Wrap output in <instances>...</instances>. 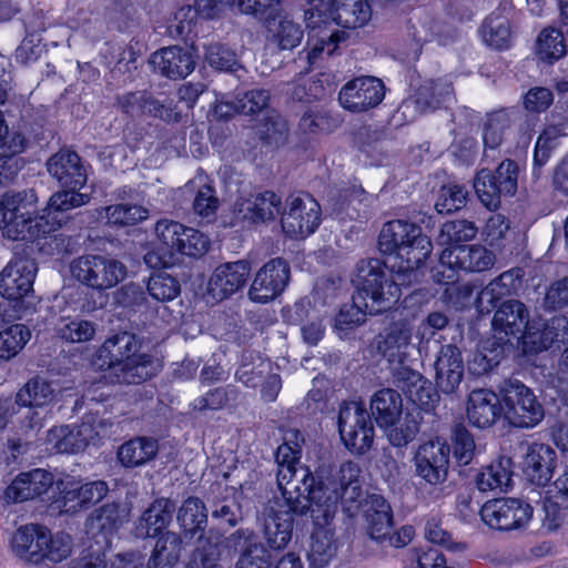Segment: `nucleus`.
I'll list each match as a JSON object with an SVG mask.
<instances>
[{
  "instance_id": "nucleus-1",
  "label": "nucleus",
  "mask_w": 568,
  "mask_h": 568,
  "mask_svg": "<svg viewBox=\"0 0 568 568\" xmlns=\"http://www.w3.org/2000/svg\"><path fill=\"white\" fill-rule=\"evenodd\" d=\"M353 283L358 292L344 304L335 320L338 329H351L363 324L367 314L392 308L400 298L399 284L386 272L377 258L362 260L355 268Z\"/></svg>"
},
{
  "instance_id": "nucleus-11",
  "label": "nucleus",
  "mask_w": 568,
  "mask_h": 568,
  "mask_svg": "<svg viewBox=\"0 0 568 568\" xmlns=\"http://www.w3.org/2000/svg\"><path fill=\"white\" fill-rule=\"evenodd\" d=\"M449 455V446L439 439L419 445L413 458L415 474L429 485H442L448 477Z\"/></svg>"
},
{
  "instance_id": "nucleus-34",
  "label": "nucleus",
  "mask_w": 568,
  "mask_h": 568,
  "mask_svg": "<svg viewBox=\"0 0 568 568\" xmlns=\"http://www.w3.org/2000/svg\"><path fill=\"white\" fill-rule=\"evenodd\" d=\"M568 342V317L559 315L548 320L541 329L529 331L526 344H531L535 352L556 346L560 348Z\"/></svg>"
},
{
  "instance_id": "nucleus-59",
  "label": "nucleus",
  "mask_w": 568,
  "mask_h": 568,
  "mask_svg": "<svg viewBox=\"0 0 568 568\" xmlns=\"http://www.w3.org/2000/svg\"><path fill=\"white\" fill-rule=\"evenodd\" d=\"M226 546L241 556L258 557L266 554L267 549L260 541L258 536L252 529L240 528L226 538Z\"/></svg>"
},
{
  "instance_id": "nucleus-53",
  "label": "nucleus",
  "mask_w": 568,
  "mask_h": 568,
  "mask_svg": "<svg viewBox=\"0 0 568 568\" xmlns=\"http://www.w3.org/2000/svg\"><path fill=\"white\" fill-rule=\"evenodd\" d=\"M503 355V347L496 342H487L473 354L468 368L474 375H484L500 363Z\"/></svg>"
},
{
  "instance_id": "nucleus-18",
  "label": "nucleus",
  "mask_w": 568,
  "mask_h": 568,
  "mask_svg": "<svg viewBox=\"0 0 568 568\" xmlns=\"http://www.w3.org/2000/svg\"><path fill=\"white\" fill-rule=\"evenodd\" d=\"M37 271L32 258L11 261L0 273V295L8 300L22 298L32 290Z\"/></svg>"
},
{
  "instance_id": "nucleus-6",
  "label": "nucleus",
  "mask_w": 568,
  "mask_h": 568,
  "mask_svg": "<svg viewBox=\"0 0 568 568\" xmlns=\"http://www.w3.org/2000/svg\"><path fill=\"white\" fill-rule=\"evenodd\" d=\"M495 261V254L480 244L446 247L439 256V265L436 267L434 277L443 285L455 284L458 280V270L485 272L494 266Z\"/></svg>"
},
{
  "instance_id": "nucleus-32",
  "label": "nucleus",
  "mask_w": 568,
  "mask_h": 568,
  "mask_svg": "<svg viewBox=\"0 0 568 568\" xmlns=\"http://www.w3.org/2000/svg\"><path fill=\"white\" fill-rule=\"evenodd\" d=\"M130 518V508L120 503H106L94 509L88 518V530L104 537L116 532Z\"/></svg>"
},
{
  "instance_id": "nucleus-26",
  "label": "nucleus",
  "mask_w": 568,
  "mask_h": 568,
  "mask_svg": "<svg viewBox=\"0 0 568 568\" xmlns=\"http://www.w3.org/2000/svg\"><path fill=\"white\" fill-rule=\"evenodd\" d=\"M45 529V527L39 525H26L18 528L10 539L12 552L27 562L42 564L43 554L41 552V547L47 541Z\"/></svg>"
},
{
  "instance_id": "nucleus-37",
  "label": "nucleus",
  "mask_w": 568,
  "mask_h": 568,
  "mask_svg": "<svg viewBox=\"0 0 568 568\" xmlns=\"http://www.w3.org/2000/svg\"><path fill=\"white\" fill-rule=\"evenodd\" d=\"M175 504L169 498L155 499L142 514L138 530L141 536L154 537L172 520Z\"/></svg>"
},
{
  "instance_id": "nucleus-19",
  "label": "nucleus",
  "mask_w": 568,
  "mask_h": 568,
  "mask_svg": "<svg viewBox=\"0 0 568 568\" xmlns=\"http://www.w3.org/2000/svg\"><path fill=\"white\" fill-rule=\"evenodd\" d=\"M47 170L63 189H81L88 181L87 169L78 153L62 149L47 161Z\"/></svg>"
},
{
  "instance_id": "nucleus-61",
  "label": "nucleus",
  "mask_w": 568,
  "mask_h": 568,
  "mask_svg": "<svg viewBox=\"0 0 568 568\" xmlns=\"http://www.w3.org/2000/svg\"><path fill=\"white\" fill-rule=\"evenodd\" d=\"M564 134L559 125L546 128L538 136L534 153V174L539 176L540 168L548 161L551 150L556 146L557 140Z\"/></svg>"
},
{
  "instance_id": "nucleus-46",
  "label": "nucleus",
  "mask_w": 568,
  "mask_h": 568,
  "mask_svg": "<svg viewBox=\"0 0 568 568\" xmlns=\"http://www.w3.org/2000/svg\"><path fill=\"white\" fill-rule=\"evenodd\" d=\"M484 42L496 50L508 49L513 33L509 21L499 14L491 13L480 29Z\"/></svg>"
},
{
  "instance_id": "nucleus-36",
  "label": "nucleus",
  "mask_w": 568,
  "mask_h": 568,
  "mask_svg": "<svg viewBox=\"0 0 568 568\" xmlns=\"http://www.w3.org/2000/svg\"><path fill=\"white\" fill-rule=\"evenodd\" d=\"M394 383L414 404L423 407L432 402V388L420 373L402 365L394 374Z\"/></svg>"
},
{
  "instance_id": "nucleus-33",
  "label": "nucleus",
  "mask_w": 568,
  "mask_h": 568,
  "mask_svg": "<svg viewBox=\"0 0 568 568\" xmlns=\"http://www.w3.org/2000/svg\"><path fill=\"white\" fill-rule=\"evenodd\" d=\"M365 520L368 536L381 544H386V537L393 528V513L389 504L382 496L369 497Z\"/></svg>"
},
{
  "instance_id": "nucleus-17",
  "label": "nucleus",
  "mask_w": 568,
  "mask_h": 568,
  "mask_svg": "<svg viewBox=\"0 0 568 568\" xmlns=\"http://www.w3.org/2000/svg\"><path fill=\"white\" fill-rule=\"evenodd\" d=\"M413 324L407 320L390 322L375 337L376 351L389 363L403 364L409 355Z\"/></svg>"
},
{
  "instance_id": "nucleus-14",
  "label": "nucleus",
  "mask_w": 568,
  "mask_h": 568,
  "mask_svg": "<svg viewBox=\"0 0 568 568\" xmlns=\"http://www.w3.org/2000/svg\"><path fill=\"white\" fill-rule=\"evenodd\" d=\"M291 268L281 257L272 258L255 274L248 297L256 303H267L281 295L290 282Z\"/></svg>"
},
{
  "instance_id": "nucleus-2",
  "label": "nucleus",
  "mask_w": 568,
  "mask_h": 568,
  "mask_svg": "<svg viewBox=\"0 0 568 568\" xmlns=\"http://www.w3.org/2000/svg\"><path fill=\"white\" fill-rule=\"evenodd\" d=\"M315 481L304 491L308 506L300 513H310L318 526L327 524L334 516L338 500L354 503L363 495L362 469L352 460L343 463L338 468L332 469L329 476L322 479L318 486Z\"/></svg>"
},
{
  "instance_id": "nucleus-8",
  "label": "nucleus",
  "mask_w": 568,
  "mask_h": 568,
  "mask_svg": "<svg viewBox=\"0 0 568 568\" xmlns=\"http://www.w3.org/2000/svg\"><path fill=\"white\" fill-rule=\"evenodd\" d=\"M504 414L515 427L532 428L545 417V409L535 393L518 379L505 382L501 389Z\"/></svg>"
},
{
  "instance_id": "nucleus-5",
  "label": "nucleus",
  "mask_w": 568,
  "mask_h": 568,
  "mask_svg": "<svg viewBox=\"0 0 568 568\" xmlns=\"http://www.w3.org/2000/svg\"><path fill=\"white\" fill-rule=\"evenodd\" d=\"M33 191L7 192L0 199V230L13 241H34L45 236L54 229L55 222L44 217L24 215V202L33 203Z\"/></svg>"
},
{
  "instance_id": "nucleus-39",
  "label": "nucleus",
  "mask_w": 568,
  "mask_h": 568,
  "mask_svg": "<svg viewBox=\"0 0 568 568\" xmlns=\"http://www.w3.org/2000/svg\"><path fill=\"white\" fill-rule=\"evenodd\" d=\"M159 443L153 437L140 436L122 444L118 458L124 467H139L155 458Z\"/></svg>"
},
{
  "instance_id": "nucleus-50",
  "label": "nucleus",
  "mask_w": 568,
  "mask_h": 568,
  "mask_svg": "<svg viewBox=\"0 0 568 568\" xmlns=\"http://www.w3.org/2000/svg\"><path fill=\"white\" fill-rule=\"evenodd\" d=\"M288 123L276 112L270 113L256 130L258 139L266 145L278 148L288 140Z\"/></svg>"
},
{
  "instance_id": "nucleus-41",
  "label": "nucleus",
  "mask_w": 568,
  "mask_h": 568,
  "mask_svg": "<svg viewBox=\"0 0 568 568\" xmlns=\"http://www.w3.org/2000/svg\"><path fill=\"white\" fill-rule=\"evenodd\" d=\"M176 520L186 538L203 532L207 524L204 503L199 497L186 498L178 510Z\"/></svg>"
},
{
  "instance_id": "nucleus-12",
  "label": "nucleus",
  "mask_w": 568,
  "mask_h": 568,
  "mask_svg": "<svg viewBox=\"0 0 568 568\" xmlns=\"http://www.w3.org/2000/svg\"><path fill=\"white\" fill-rule=\"evenodd\" d=\"M532 515V507L517 498L493 499L480 509L483 521L499 530L518 529L527 525Z\"/></svg>"
},
{
  "instance_id": "nucleus-63",
  "label": "nucleus",
  "mask_w": 568,
  "mask_h": 568,
  "mask_svg": "<svg viewBox=\"0 0 568 568\" xmlns=\"http://www.w3.org/2000/svg\"><path fill=\"white\" fill-rule=\"evenodd\" d=\"M149 294L159 302H169L179 296L181 292L179 281L168 274L159 273L150 277L148 282Z\"/></svg>"
},
{
  "instance_id": "nucleus-9",
  "label": "nucleus",
  "mask_w": 568,
  "mask_h": 568,
  "mask_svg": "<svg viewBox=\"0 0 568 568\" xmlns=\"http://www.w3.org/2000/svg\"><path fill=\"white\" fill-rule=\"evenodd\" d=\"M312 6L305 11L307 28L311 30L307 39L306 59L314 63L326 52L331 55L335 52L338 43L345 40V32L337 30L327 18H323L324 9L331 7L332 0H305Z\"/></svg>"
},
{
  "instance_id": "nucleus-51",
  "label": "nucleus",
  "mask_w": 568,
  "mask_h": 568,
  "mask_svg": "<svg viewBox=\"0 0 568 568\" xmlns=\"http://www.w3.org/2000/svg\"><path fill=\"white\" fill-rule=\"evenodd\" d=\"M478 227L468 220L448 221L442 225L437 242L448 247L468 242L476 237Z\"/></svg>"
},
{
  "instance_id": "nucleus-58",
  "label": "nucleus",
  "mask_w": 568,
  "mask_h": 568,
  "mask_svg": "<svg viewBox=\"0 0 568 568\" xmlns=\"http://www.w3.org/2000/svg\"><path fill=\"white\" fill-rule=\"evenodd\" d=\"M474 190L480 202L489 210H496L500 205V197L504 195L498 187L496 180L488 170H481L474 180Z\"/></svg>"
},
{
  "instance_id": "nucleus-52",
  "label": "nucleus",
  "mask_w": 568,
  "mask_h": 568,
  "mask_svg": "<svg viewBox=\"0 0 568 568\" xmlns=\"http://www.w3.org/2000/svg\"><path fill=\"white\" fill-rule=\"evenodd\" d=\"M303 39V30L291 20H280L270 28V42L281 50H292Z\"/></svg>"
},
{
  "instance_id": "nucleus-57",
  "label": "nucleus",
  "mask_w": 568,
  "mask_h": 568,
  "mask_svg": "<svg viewBox=\"0 0 568 568\" xmlns=\"http://www.w3.org/2000/svg\"><path fill=\"white\" fill-rule=\"evenodd\" d=\"M47 541L41 547L43 562L58 564L71 555L72 539L68 534H52L48 528L44 530Z\"/></svg>"
},
{
  "instance_id": "nucleus-54",
  "label": "nucleus",
  "mask_w": 568,
  "mask_h": 568,
  "mask_svg": "<svg viewBox=\"0 0 568 568\" xmlns=\"http://www.w3.org/2000/svg\"><path fill=\"white\" fill-rule=\"evenodd\" d=\"M58 335L71 343L91 341L97 332L95 323L82 318H62L58 326Z\"/></svg>"
},
{
  "instance_id": "nucleus-3",
  "label": "nucleus",
  "mask_w": 568,
  "mask_h": 568,
  "mask_svg": "<svg viewBox=\"0 0 568 568\" xmlns=\"http://www.w3.org/2000/svg\"><path fill=\"white\" fill-rule=\"evenodd\" d=\"M304 437L296 428L284 432L283 444L275 453L277 464L276 481L282 493V498L295 511H301L308 506V500L301 493L314 483V477L308 468L297 466L302 454Z\"/></svg>"
},
{
  "instance_id": "nucleus-55",
  "label": "nucleus",
  "mask_w": 568,
  "mask_h": 568,
  "mask_svg": "<svg viewBox=\"0 0 568 568\" xmlns=\"http://www.w3.org/2000/svg\"><path fill=\"white\" fill-rule=\"evenodd\" d=\"M31 331L24 324H14L0 332V357L16 356L29 342Z\"/></svg>"
},
{
  "instance_id": "nucleus-13",
  "label": "nucleus",
  "mask_w": 568,
  "mask_h": 568,
  "mask_svg": "<svg viewBox=\"0 0 568 568\" xmlns=\"http://www.w3.org/2000/svg\"><path fill=\"white\" fill-rule=\"evenodd\" d=\"M283 231L291 237H305L315 232L321 223L320 204L310 195L287 199V209L282 214Z\"/></svg>"
},
{
  "instance_id": "nucleus-44",
  "label": "nucleus",
  "mask_w": 568,
  "mask_h": 568,
  "mask_svg": "<svg viewBox=\"0 0 568 568\" xmlns=\"http://www.w3.org/2000/svg\"><path fill=\"white\" fill-rule=\"evenodd\" d=\"M182 551L181 537L172 531L163 534L155 544L146 568H173Z\"/></svg>"
},
{
  "instance_id": "nucleus-24",
  "label": "nucleus",
  "mask_w": 568,
  "mask_h": 568,
  "mask_svg": "<svg viewBox=\"0 0 568 568\" xmlns=\"http://www.w3.org/2000/svg\"><path fill=\"white\" fill-rule=\"evenodd\" d=\"M454 101V89L446 79L427 80L416 91L414 98L402 105L404 113L414 106L420 113L447 106Z\"/></svg>"
},
{
  "instance_id": "nucleus-47",
  "label": "nucleus",
  "mask_w": 568,
  "mask_h": 568,
  "mask_svg": "<svg viewBox=\"0 0 568 568\" xmlns=\"http://www.w3.org/2000/svg\"><path fill=\"white\" fill-rule=\"evenodd\" d=\"M567 45L564 33L556 28L548 27L540 31L536 40L537 57L552 63L566 55Z\"/></svg>"
},
{
  "instance_id": "nucleus-64",
  "label": "nucleus",
  "mask_w": 568,
  "mask_h": 568,
  "mask_svg": "<svg viewBox=\"0 0 568 568\" xmlns=\"http://www.w3.org/2000/svg\"><path fill=\"white\" fill-rule=\"evenodd\" d=\"M185 227L186 226L176 221L163 219L158 221L154 231L156 239L160 241L163 247L176 256V253L182 243L181 237L185 232Z\"/></svg>"
},
{
  "instance_id": "nucleus-62",
  "label": "nucleus",
  "mask_w": 568,
  "mask_h": 568,
  "mask_svg": "<svg viewBox=\"0 0 568 568\" xmlns=\"http://www.w3.org/2000/svg\"><path fill=\"white\" fill-rule=\"evenodd\" d=\"M393 426H387V438L395 447H404L415 439L419 432V423L412 414H406L402 419H397Z\"/></svg>"
},
{
  "instance_id": "nucleus-29",
  "label": "nucleus",
  "mask_w": 568,
  "mask_h": 568,
  "mask_svg": "<svg viewBox=\"0 0 568 568\" xmlns=\"http://www.w3.org/2000/svg\"><path fill=\"white\" fill-rule=\"evenodd\" d=\"M139 343L135 335L120 332L109 337L98 349L93 364L99 369L111 366L139 355Z\"/></svg>"
},
{
  "instance_id": "nucleus-23",
  "label": "nucleus",
  "mask_w": 568,
  "mask_h": 568,
  "mask_svg": "<svg viewBox=\"0 0 568 568\" xmlns=\"http://www.w3.org/2000/svg\"><path fill=\"white\" fill-rule=\"evenodd\" d=\"M53 475L42 468L19 474L7 487L4 497L10 503L34 499L45 494L53 485Z\"/></svg>"
},
{
  "instance_id": "nucleus-25",
  "label": "nucleus",
  "mask_w": 568,
  "mask_h": 568,
  "mask_svg": "<svg viewBox=\"0 0 568 568\" xmlns=\"http://www.w3.org/2000/svg\"><path fill=\"white\" fill-rule=\"evenodd\" d=\"M556 457V452L548 445H529L524 459V471L529 481L537 486L547 485L554 474Z\"/></svg>"
},
{
  "instance_id": "nucleus-43",
  "label": "nucleus",
  "mask_w": 568,
  "mask_h": 568,
  "mask_svg": "<svg viewBox=\"0 0 568 568\" xmlns=\"http://www.w3.org/2000/svg\"><path fill=\"white\" fill-rule=\"evenodd\" d=\"M337 545L334 534L324 527L317 528L312 535L307 558L311 568H324L336 556Z\"/></svg>"
},
{
  "instance_id": "nucleus-45",
  "label": "nucleus",
  "mask_w": 568,
  "mask_h": 568,
  "mask_svg": "<svg viewBox=\"0 0 568 568\" xmlns=\"http://www.w3.org/2000/svg\"><path fill=\"white\" fill-rule=\"evenodd\" d=\"M54 396V388L50 382L34 377L18 390L16 399L21 407H43L51 404Z\"/></svg>"
},
{
  "instance_id": "nucleus-15",
  "label": "nucleus",
  "mask_w": 568,
  "mask_h": 568,
  "mask_svg": "<svg viewBox=\"0 0 568 568\" xmlns=\"http://www.w3.org/2000/svg\"><path fill=\"white\" fill-rule=\"evenodd\" d=\"M384 97L385 87L382 80L361 77L342 87L338 101L345 110L362 113L379 105Z\"/></svg>"
},
{
  "instance_id": "nucleus-28",
  "label": "nucleus",
  "mask_w": 568,
  "mask_h": 568,
  "mask_svg": "<svg viewBox=\"0 0 568 568\" xmlns=\"http://www.w3.org/2000/svg\"><path fill=\"white\" fill-rule=\"evenodd\" d=\"M105 378L114 384H140L154 374V364L150 355L139 354L122 362L104 367Z\"/></svg>"
},
{
  "instance_id": "nucleus-60",
  "label": "nucleus",
  "mask_w": 568,
  "mask_h": 568,
  "mask_svg": "<svg viewBox=\"0 0 568 568\" xmlns=\"http://www.w3.org/2000/svg\"><path fill=\"white\" fill-rule=\"evenodd\" d=\"M468 199V191L455 183L443 185L439 190L435 209L439 214H449L463 209Z\"/></svg>"
},
{
  "instance_id": "nucleus-4",
  "label": "nucleus",
  "mask_w": 568,
  "mask_h": 568,
  "mask_svg": "<svg viewBox=\"0 0 568 568\" xmlns=\"http://www.w3.org/2000/svg\"><path fill=\"white\" fill-rule=\"evenodd\" d=\"M383 253L394 254L400 260L398 272H415L432 252V241L424 235L422 229L405 220H393L385 223L378 236Z\"/></svg>"
},
{
  "instance_id": "nucleus-16",
  "label": "nucleus",
  "mask_w": 568,
  "mask_h": 568,
  "mask_svg": "<svg viewBox=\"0 0 568 568\" xmlns=\"http://www.w3.org/2000/svg\"><path fill=\"white\" fill-rule=\"evenodd\" d=\"M251 264L239 260L219 265L209 278L206 295L213 302H221L242 290L250 276Z\"/></svg>"
},
{
  "instance_id": "nucleus-10",
  "label": "nucleus",
  "mask_w": 568,
  "mask_h": 568,
  "mask_svg": "<svg viewBox=\"0 0 568 568\" xmlns=\"http://www.w3.org/2000/svg\"><path fill=\"white\" fill-rule=\"evenodd\" d=\"M338 430L345 446L356 454H365L374 440V425L365 407L357 402L339 409Z\"/></svg>"
},
{
  "instance_id": "nucleus-30",
  "label": "nucleus",
  "mask_w": 568,
  "mask_h": 568,
  "mask_svg": "<svg viewBox=\"0 0 568 568\" xmlns=\"http://www.w3.org/2000/svg\"><path fill=\"white\" fill-rule=\"evenodd\" d=\"M493 326L495 329L504 332L507 335H526L534 331L529 326V312L526 305L517 300H508L500 304L494 315Z\"/></svg>"
},
{
  "instance_id": "nucleus-56",
  "label": "nucleus",
  "mask_w": 568,
  "mask_h": 568,
  "mask_svg": "<svg viewBox=\"0 0 568 568\" xmlns=\"http://www.w3.org/2000/svg\"><path fill=\"white\" fill-rule=\"evenodd\" d=\"M77 435L75 427L58 426L48 432L47 442L57 453L75 454L84 449Z\"/></svg>"
},
{
  "instance_id": "nucleus-20",
  "label": "nucleus",
  "mask_w": 568,
  "mask_h": 568,
  "mask_svg": "<svg viewBox=\"0 0 568 568\" xmlns=\"http://www.w3.org/2000/svg\"><path fill=\"white\" fill-rule=\"evenodd\" d=\"M153 70L171 80L186 78L195 68V59L190 49L170 45L153 52L149 59Z\"/></svg>"
},
{
  "instance_id": "nucleus-40",
  "label": "nucleus",
  "mask_w": 568,
  "mask_h": 568,
  "mask_svg": "<svg viewBox=\"0 0 568 568\" xmlns=\"http://www.w3.org/2000/svg\"><path fill=\"white\" fill-rule=\"evenodd\" d=\"M80 189H64L53 193L48 202V206L42 210V213L36 217H44L49 221L55 222L54 232L61 226V220L58 219L57 214L67 212L69 210L85 205L90 202V195L80 193Z\"/></svg>"
},
{
  "instance_id": "nucleus-42",
  "label": "nucleus",
  "mask_w": 568,
  "mask_h": 568,
  "mask_svg": "<svg viewBox=\"0 0 568 568\" xmlns=\"http://www.w3.org/2000/svg\"><path fill=\"white\" fill-rule=\"evenodd\" d=\"M511 462L501 457L493 462L476 477V485L480 491H507L511 486Z\"/></svg>"
},
{
  "instance_id": "nucleus-27",
  "label": "nucleus",
  "mask_w": 568,
  "mask_h": 568,
  "mask_svg": "<svg viewBox=\"0 0 568 568\" xmlns=\"http://www.w3.org/2000/svg\"><path fill=\"white\" fill-rule=\"evenodd\" d=\"M501 413L500 399L489 389H474L468 396L467 418L478 428H487L495 424Z\"/></svg>"
},
{
  "instance_id": "nucleus-48",
  "label": "nucleus",
  "mask_w": 568,
  "mask_h": 568,
  "mask_svg": "<svg viewBox=\"0 0 568 568\" xmlns=\"http://www.w3.org/2000/svg\"><path fill=\"white\" fill-rule=\"evenodd\" d=\"M99 217L112 225H133L149 216V210L136 204L121 203L97 210Z\"/></svg>"
},
{
  "instance_id": "nucleus-21",
  "label": "nucleus",
  "mask_w": 568,
  "mask_h": 568,
  "mask_svg": "<svg viewBox=\"0 0 568 568\" xmlns=\"http://www.w3.org/2000/svg\"><path fill=\"white\" fill-rule=\"evenodd\" d=\"M436 386L445 394L454 393L464 377V361L456 345H442L434 361Z\"/></svg>"
},
{
  "instance_id": "nucleus-7",
  "label": "nucleus",
  "mask_w": 568,
  "mask_h": 568,
  "mask_svg": "<svg viewBox=\"0 0 568 568\" xmlns=\"http://www.w3.org/2000/svg\"><path fill=\"white\" fill-rule=\"evenodd\" d=\"M70 271L79 283L98 292L115 287L128 274L121 261L99 254H87L73 260Z\"/></svg>"
},
{
  "instance_id": "nucleus-31",
  "label": "nucleus",
  "mask_w": 568,
  "mask_h": 568,
  "mask_svg": "<svg viewBox=\"0 0 568 568\" xmlns=\"http://www.w3.org/2000/svg\"><path fill=\"white\" fill-rule=\"evenodd\" d=\"M286 510H274L273 508L264 518V537L272 549L281 550L287 546L292 539L293 514L305 515L293 510L283 499Z\"/></svg>"
},
{
  "instance_id": "nucleus-49",
  "label": "nucleus",
  "mask_w": 568,
  "mask_h": 568,
  "mask_svg": "<svg viewBox=\"0 0 568 568\" xmlns=\"http://www.w3.org/2000/svg\"><path fill=\"white\" fill-rule=\"evenodd\" d=\"M511 122V113L506 109L488 113L483 129L485 146L490 149L499 146L510 129Z\"/></svg>"
},
{
  "instance_id": "nucleus-35",
  "label": "nucleus",
  "mask_w": 568,
  "mask_h": 568,
  "mask_svg": "<svg viewBox=\"0 0 568 568\" xmlns=\"http://www.w3.org/2000/svg\"><path fill=\"white\" fill-rule=\"evenodd\" d=\"M372 17L367 0H334L329 10L332 23L347 29L366 24Z\"/></svg>"
},
{
  "instance_id": "nucleus-22",
  "label": "nucleus",
  "mask_w": 568,
  "mask_h": 568,
  "mask_svg": "<svg viewBox=\"0 0 568 568\" xmlns=\"http://www.w3.org/2000/svg\"><path fill=\"white\" fill-rule=\"evenodd\" d=\"M281 197L273 191H264L251 194L248 197L237 199L234 214L239 221L266 222L275 220L281 212Z\"/></svg>"
},
{
  "instance_id": "nucleus-38",
  "label": "nucleus",
  "mask_w": 568,
  "mask_h": 568,
  "mask_svg": "<svg viewBox=\"0 0 568 568\" xmlns=\"http://www.w3.org/2000/svg\"><path fill=\"white\" fill-rule=\"evenodd\" d=\"M371 410L379 427L393 426L403 412L402 397L392 388L377 390L372 396Z\"/></svg>"
}]
</instances>
